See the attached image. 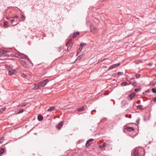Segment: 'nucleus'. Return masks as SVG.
<instances>
[{
	"mask_svg": "<svg viewBox=\"0 0 156 156\" xmlns=\"http://www.w3.org/2000/svg\"><path fill=\"white\" fill-rule=\"evenodd\" d=\"M20 58L23 59L27 58L28 60L29 59V58H28L27 56L25 55L22 53H21Z\"/></svg>",
	"mask_w": 156,
	"mask_h": 156,
	"instance_id": "nucleus-10",
	"label": "nucleus"
},
{
	"mask_svg": "<svg viewBox=\"0 0 156 156\" xmlns=\"http://www.w3.org/2000/svg\"><path fill=\"white\" fill-rule=\"evenodd\" d=\"M25 16L23 15H22V17L21 18H22V21H24L25 20Z\"/></svg>",
	"mask_w": 156,
	"mask_h": 156,
	"instance_id": "nucleus-24",
	"label": "nucleus"
},
{
	"mask_svg": "<svg viewBox=\"0 0 156 156\" xmlns=\"http://www.w3.org/2000/svg\"><path fill=\"white\" fill-rule=\"evenodd\" d=\"M90 31L93 33H95L96 30L94 28L93 25H90Z\"/></svg>",
	"mask_w": 156,
	"mask_h": 156,
	"instance_id": "nucleus-6",
	"label": "nucleus"
},
{
	"mask_svg": "<svg viewBox=\"0 0 156 156\" xmlns=\"http://www.w3.org/2000/svg\"><path fill=\"white\" fill-rule=\"evenodd\" d=\"M152 92L154 93H156V89L155 88H153L152 89Z\"/></svg>",
	"mask_w": 156,
	"mask_h": 156,
	"instance_id": "nucleus-26",
	"label": "nucleus"
},
{
	"mask_svg": "<svg viewBox=\"0 0 156 156\" xmlns=\"http://www.w3.org/2000/svg\"><path fill=\"white\" fill-rule=\"evenodd\" d=\"M156 101V97H155L153 99L154 101Z\"/></svg>",
	"mask_w": 156,
	"mask_h": 156,
	"instance_id": "nucleus-36",
	"label": "nucleus"
},
{
	"mask_svg": "<svg viewBox=\"0 0 156 156\" xmlns=\"http://www.w3.org/2000/svg\"><path fill=\"white\" fill-rule=\"evenodd\" d=\"M21 53H20L19 52H18V54H17V56L19 58H20V57L21 56Z\"/></svg>",
	"mask_w": 156,
	"mask_h": 156,
	"instance_id": "nucleus-29",
	"label": "nucleus"
},
{
	"mask_svg": "<svg viewBox=\"0 0 156 156\" xmlns=\"http://www.w3.org/2000/svg\"><path fill=\"white\" fill-rule=\"evenodd\" d=\"M4 151L5 149L3 148L0 149V154H3Z\"/></svg>",
	"mask_w": 156,
	"mask_h": 156,
	"instance_id": "nucleus-19",
	"label": "nucleus"
},
{
	"mask_svg": "<svg viewBox=\"0 0 156 156\" xmlns=\"http://www.w3.org/2000/svg\"><path fill=\"white\" fill-rule=\"evenodd\" d=\"M48 82L49 80L48 79H46L41 81L37 84H35L34 87L33 89L34 90L40 89L42 87H44Z\"/></svg>",
	"mask_w": 156,
	"mask_h": 156,
	"instance_id": "nucleus-1",
	"label": "nucleus"
},
{
	"mask_svg": "<svg viewBox=\"0 0 156 156\" xmlns=\"http://www.w3.org/2000/svg\"><path fill=\"white\" fill-rule=\"evenodd\" d=\"M79 34V32H76V33H74L73 34V38H75L76 37V35H75V34L78 35Z\"/></svg>",
	"mask_w": 156,
	"mask_h": 156,
	"instance_id": "nucleus-21",
	"label": "nucleus"
},
{
	"mask_svg": "<svg viewBox=\"0 0 156 156\" xmlns=\"http://www.w3.org/2000/svg\"><path fill=\"white\" fill-rule=\"evenodd\" d=\"M17 24H15V25H16Z\"/></svg>",
	"mask_w": 156,
	"mask_h": 156,
	"instance_id": "nucleus-46",
	"label": "nucleus"
},
{
	"mask_svg": "<svg viewBox=\"0 0 156 156\" xmlns=\"http://www.w3.org/2000/svg\"><path fill=\"white\" fill-rule=\"evenodd\" d=\"M140 74H139L138 75H136L135 76L136 77V78H138L140 77Z\"/></svg>",
	"mask_w": 156,
	"mask_h": 156,
	"instance_id": "nucleus-31",
	"label": "nucleus"
},
{
	"mask_svg": "<svg viewBox=\"0 0 156 156\" xmlns=\"http://www.w3.org/2000/svg\"><path fill=\"white\" fill-rule=\"evenodd\" d=\"M140 151V149L138 148L135 149L133 152L134 156H142Z\"/></svg>",
	"mask_w": 156,
	"mask_h": 156,
	"instance_id": "nucleus-2",
	"label": "nucleus"
},
{
	"mask_svg": "<svg viewBox=\"0 0 156 156\" xmlns=\"http://www.w3.org/2000/svg\"><path fill=\"white\" fill-rule=\"evenodd\" d=\"M124 129L129 131H133L134 130L133 128L129 126H125Z\"/></svg>",
	"mask_w": 156,
	"mask_h": 156,
	"instance_id": "nucleus-7",
	"label": "nucleus"
},
{
	"mask_svg": "<svg viewBox=\"0 0 156 156\" xmlns=\"http://www.w3.org/2000/svg\"><path fill=\"white\" fill-rule=\"evenodd\" d=\"M8 51L4 50H0V56H7L8 54L7 53Z\"/></svg>",
	"mask_w": 156,
	"mask_h": 156,
	"instance_id": "nucleus-3",
	"label": "nucleus"
},
{
	"mask_svg": "<svg viewBox=\"0 0 156 156\" xmlns=\"http://www.w3.org/2000/svg\"><path fill=\"white\" fill-rule=\"evenodd\" d=\"M55 108V106H52L50 107L47 110L48 112H50L51 111L53 110Z\"/></svg>",
	"mask_w": 156,
	"mask_h": 156,
	"instance_id": "nucleus-15",
	"label": "nucleus"
},
{
	"mask_svg": "<svg viewBox=\"0 0 156 156\" xmlns=\"http://www.w3.org/2000/svg\"><path fill=\"white\" fill-rule=\"evenodd\" d=\"M23 112V109H20L18 112L17 113V114L22 113Z\"/></svg>",
	"mask_w": 156,
	"mask_h": 156,
	"instance_id": "nucleus-25",
	"label": "nucleus"
},
{
	"mask_svg": "<svg viewBox=\"0 0 156 156\" xmlns=\"http://www.w3.org/2000/svg\"><path fill=\"white\" fill-rule=\"evenodd\" d=\"M106 145V144L105 143H104L102 145L99 146V147L100 148H102L103 147H105V146Z\"/></svg>",
	"mask_w": 156,
	"mask_h": 156,
	"instance_id": "nucleus-17",
	"label": "nucleus"
},
{
	"mask_svg": "<svg viewBox=\"0 0 156 156\" xmlns=\"http://www.w3.org/2000/svg\"><path fill=\"white\" fill-rule=\"evenodd\" d=\"M123 73L121 72H119L117 73V76H119L120 75H122L123 74Z\"/></svg>",
	"mask_w": 156,
	"mask_h": 156,
	"instance_id": "nucleus-30",
	"label": "nucleus"
},
{
	"mask_svg": "<svg viewBox=\"0 0 156 156\" xmlns=\"http://www.w3.org/2000/svg\"><path fill=\"white\" fill-rule=\"evenodd\" d=\"M84 110V107L83 106H82L80 108H78L77 111H78L82 112Z\"/></svg>",
	"mask_w": 156,
	"mask_h": 156,
	"instance_id": "nucleus-14",
	"label": "nucleus"
},
{
	"mask_svg": "<svg viewBox=\"0 0 156 156\" xmlns=\"http://www.w3.org/2000/svg\"><path fill=\"white\" fill-rule=\"evenodd\" d=\"M37 119L39 121H41L43 119V117L41 115H38L37 117Z\"/></svg>",
	"mask_w": 156,
	"mask_h": 156,
	"instance_id": "nucleus-16",
	"label": "nucleus"
},
{
	"mask_svg": "<svg viewBox=\"0 0 156 156\" xmlns=\"http://www.w3.org/2000/svg\"><path fill=\"white\" fill-rule=\"evenodd\" d=\"M85 44L84 43H81L80 45V48H79V50H80V51H81L82 49H83V47L84 45Z\"/></svg>",
	"mask_w": 156,
	"mask_h": 156,
	"instance_id": "nucleus-12",
	"label": "nucleus"
},
{
	"mask_svg": "<svg viewBox=\"0 0 156 156\" xmlns=\"http://www.w3.org/2000/svg\"><path fill=\"white\" fill-rule=\"evenodd\" d=\"M120 64H114L113 65H112L110 66L108 68L109 70H111L112 69H113L115 68V67L118 66Z\"/></svg>",
	"mask_w": 156,
	"mask_h": 156,
	"instance_id": "nucleus-4",
	"label": "nucleus"
},
{
	"mask_svg": "<svg viewBox=\"0 0 156 156\" xmlns=\"http://www.w3.org/2000/svg\"><path fill=\"white\" fill-rule=\"evenodd\" d=\"M16 71V69H11L9 71V75L11 76L13 75L15 73Z\"/></svg>",
	"mask_w": 156,
	"mask_h": 156,
	"instance_id": "nucleus-9",
	"label": "nucleus"
},
{
	"mask_svg": "<svg viewBox=\"0 0 156 156\" xmlns=\"http://www.w3.org/2000/svg\"><path fill=\"white\" fill-rule=\"evenodd\" d=\"M135 91H136V90H137L135 89Z\"/></svg>",
	"mask_w": 156,
	"mask_h": 156,
	"instance_id": "nucleus-47",
	"label": "nucleus"
},
{
	"mask_svg": "<svg viewBox=\"0 0 156 156\" xmlns=\"http://www.w3.org/2000/svg\"><path fill=\"white\" fill-rule=\"evenodd\" d=\"M3 140L4 139H3V138H2L0 139V143L1 144H2L3 143Z\"/></svg>",
	"mask_w": 156,
	"mask_h": 156,
	"instance_id": "nucleus-28",
	"label": "nucleus"
},
{
	"mask_svg": "<svg viewBox=\"0 0 156 156\" xmlns=\"http://www.w3.org/2000/svg\"><path fill=\"white\" fill-rule=\"evenodd\" d=\"M15 21V20L14 19L11 20H10V22L11 23H12L13 21Z\"/></svg>",
	"mask_w": 156,
	"mask_h": 156,
	"instance_id": "nucleus-35",
	"label": "nucleus"
},
{
	"mask_svg": "<svg viewBox=\"0 0 156 156\" xmlns=\"http://www.w3.org/2000/svg\"><path fill=\"white\" fill-rule=\"evenodd\" d=\"M129 118H131V115H129Z\"/></svg>",
	"mask_w": 156,
	"mask_h": 156,
	"instance_id": "nucleus-42",
	"label": "nucleus"
},
{
	"mask_svg": "<svg viewBox=\"0 0 156 156\" xmlns=\"http://www.w3.org/2000/svg\"><path fill=\"white\" fill-rule=\"evenodd\" d=\"M142 105H139L137 106V108H138V109H142Z\"/></svg>",
	"mask_w": 156,
	"mask_h": 156,
	"instance_id": "nucleus-27",
	"label": "nucleus"
},
{
	"mask_svg": "<svg viewBox=\"0 0 156 156\" xmlns=\"http://www.w3.org/2000/svg\"><path fill=\"white\" fill-rule=\"evenodd\" d=\"M63 124V121H62L56 126V127L58 129L60 130L61 129L62 126Z\"/></svg>",
	"mask_w": 156,
	"mask_h": 156,
	"instance_id": "nucleus-8",
	"label": "nucleus"
},
{
	"mask_svg": "<svg viewBox=\"0 0 156 156\" xmlns=\"http://www.w3.org/2000/svg\"><path fill=\"white\" fill-rule=\"evenodd\" d=\"M83 55H79L77 58V60H80L83 57Z\"/></svg>",
	"mask_w": 156,
	"mask_h": 156,
	"instance_id": "nucleus-20",
	"label": "nucleus"
},
{
	"mask_svg": "<svg viewBox=\"0 0 156 156\" xmlns=\"http://www.w3.org/2000/svg\"><path fill=\"white\" fill-rule=\"evenodd\" d=\"M26 75L25 74H22V76L23 77H24L25 78H26Z\"/></svg>",
	"mask_w": 156,
	"mask_h": 156,
	"instance_id": "nucleus-34",
	"label": "nucleus"
},
{
	"mask_svg": "<svg viewBox=\"0 0 156 156\" xmlns=\"http://www.w3.org/2000/svg\"><path fill=\"white\" fill-rule=\"evenodd\" d=\"M81 51H80V50H79V49H78V50L77 51V52L78 53H79V52H80Z\"/></svg>",
	"mask_w": 156,
	"mask_h": 156,
	"instance_id": "nucleus-38",
	"label": "nucleus"
},
{
	"mask_svg": "<svg viewBox=\"0 0 156 156\" xmlns=\"http://www.w3.org/2000/svg\"><path fill=\"white\" fill-rule=\"evenodd\" d=\"M94 111H96L95 110H93L91 112V114H92V112H94Z\"/></svg>",
	"mask_w": 156,
	"mask_h": 156,
	"instance_id": "nucleus-37",
	"label": "nucleus"
},
{
	"mask_svg": "<svg viewBox=\"0 0 156 156\" xmlns=\"http://www.w3.org/2000/svg\"><path fill=\"white\" fill-rule=\"evenodd\" d=\"M81 51H80V50H79V49H78V50L77 51V52L78 53H79V52H80Z\"/></svg>",
	"mask_w": 156,
	"mask_h": 156,
	"instance_id": "nucleus-39",
	"label": "nucleus"
},
{
	"mask_svg": "<svg viewBox=\"0 0 156 156\" xmlns=\"http://www.w3.org/2000/svg\"><path fill=\"white\" fill-rule=\"evenodd\" d=\"M21 21V20H20V21H19V22L18 23H19V22H20Z\"/></svg>",
	"mask_w": 156,
	"mask_h": 156,
	"instance_id": "nucleus-45",
	"label": "nucleus"
},
{
	"mask_svg": "<svg viewBox=\"0 0 156 156\" xmlns=\"http://www.w3.org/2000/svg\"><path fill=\"white\" fill-rule=\"evenodd\" d=\"M94 139H91L88 140L86 144V146L87 147H88L91 144V141L93 140Z\"/></svg>",
	"mask_w": 156,
	"mask_h": 156,
	"instance_id": "nucleus-5",
	"label": "nucleus"
},
{
	"mask_svg": "<svg viewBox=\"0 0 156 156\" xmlns=\"http://www.w3.org/2000/svg\"><path fill=\"white\" fill-rule=\"evenodd\" d=\"M6 19H7V20H9V18H8V17H7V18H6Z\"/></svg>",
	"mask_w": 156,
	"mask_h": 156,
	"instance_id": "nucleus-43",
	"label": "nucleus"
},
{
	"mask_svg": "<svg viewBox=\"0 0 156 156\" xmlns=\"http://www.w3.org/2000/svg\"><path fill=\"white\" fill-rule=\"evenodd\" d=\"M153 140V139H151V141Z\"/></svg>",
	"mask_w": 156,
	"mask_h": 156,
	"instance_id": "nucleus-44",
	"label": "nucleus"
},
{
	"mask_svg": "<svg viewBox=\"0 0 156 156\" xmlns=\"http://www.w3.org/2000/svg\"><path fill=\"white\" fill-rule=\"evenodd\" d=\"M72 45V44H69V46L67 47V50L68 51H70V50L71 49Z\"/></svg>",
	"mask_w": 156,
	"mask_h": 156,
	"instance_id": "nucleus-22",
	"label": "nucleus"
},
{
	"mask_svg": "<svg viewBox=\"0 0 156 156\" xmlns=\"http://www.w3.org/2000/svg\"><path fill=\"white\" fill-rule=\"evenodd\" d=\"M9 23L7 21H5L4 23V26L6 27H8Z\"/></svg>",
	"mask_w": 156,
	"mask_h": 156,
	"instance_id": "nucleus-18",
	"label": "nucleus"
},
{
	"mask_svg": "<svg viewBox=\"0 0 156 156\" xmlns=\"http://www.w3.org/2000/svg\"><path fill=\"white\" fill-rule=\"evenodd\" d=\"M134 97L135 95L133 94H132L129 95V98L131 100H132Z\"/></svg>",
	"mask_w": 156,
	"mask_h": 156,
	"instance_id": "nucleus-13",
	"label": "nucleus"
},
{
	"mask_svg": "<svg viewBox=\"0 0 156 156\" xmlns=\"http://www.w3.org/2000/svg\"><path fill=\"white\" fill-rule=\"evenodd\" d=\"M151 65H152L150 63L148 64V65L150 66H151Z\"/></svg>",
	"mask_w": 156,
	"mask_h": 156,
	"instance_id": "nucleus-40",
	"label": "nucleus"
},
{
	"mask_svg": "<svg viewBox=\"0 0 156 156\" xmlns=\"http://www.w3.org/2000/svg\"><path fill=\"white\" fill-rule=\"evenodd\" d=\"M18 17H19V16L17 15H14L12 16L11 17V18H18Z\"/></svg>",
	"mask_w": 156,
	"mask_h": 156,
	"instance_id": "nucleus-23",
	"label": "nucleus"
},
{
	"mask_svg": "<svg viewBox=\"0 0 156 156\" xmlns=\"http://www.w3.org/2000/svg\"><path fill=\"white\" fill-rule=\"evenodd\" d=\"M5 108H2V110H1L0 111V112H2L3 111H5Z\"/></svg>",
	"mask_w": 156,
	"mask_h": 156,
	"instance_id": "nucleus-33",
	"label": "nucleus"
},
{
	"mask_svg": "<svg viewBox=\"0 0 156 156\" xmlns=\"http://www.w3.org/2000/svg\"><path fill=\"white\" fill-rule=\"evenodd\" d=\"M140 120V119L138 118L136 121V122L137 123V125H138L139 124Z\"/></svg>",
	"mask_w": 156,
	"mask_h": 156,
	"instance_id": "nucleus-32",
	"label": "nucleus"
},
{
	"mask_svg": "<svg viewBox=\"0 0 156 156\" xmlns=\"http://www.w3.org/2000/svg\"><path fill=\"white\" fill-rule=\"evenodd\" d=\"M130 84V83L127 82H123L122 83L121 85L122 86H126L129 85Z\"/></svg>",
	"mask_w": 156,
	"mask_h": 156,
	"instance_id": "nucleus-11",
	"label": "nucleus"
},
{
	"mask_svg": "<svg viewBox=\"0 0 156 156\" xmlns=\"http://www.w3.org/2000/svg\"><path fill=\"white\" fill-rule=\"evenodd\" d=\"M125 117H128V116L127 115H126L125 116Z\"/></svg>",
	"mask_w": 156,
	"mask_h": 156,
	"instance_id": "nucleus-41",
	"label": "nucleus"
}]
</instances>
